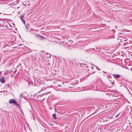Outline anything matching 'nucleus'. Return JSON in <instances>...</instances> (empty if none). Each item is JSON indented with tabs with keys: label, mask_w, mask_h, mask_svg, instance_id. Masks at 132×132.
Masks as SVG:
<instances>
[{
	"label": "nucleus",
	"mask_w": 132,
	"mask_h": 132,
	"mask_svg": "<svg viewBox=\"0 0 132 132\" xmlns=\"http://www.w3.org/2000/svg\"><path fill=\"white\" fill-rule=\"evenodd\" d=\"M1 72L0 71V73L1 74Z\"/></svg>",
	"instance_id": "obj_27"
},
{
	"label": "nucleus",
	"mask_w": 132,
	"mask_h": 132,
	"mask_svg": "<svg viewBox=\"0 0 132 132\" xmlns=\"http://www.w3.org/2000/svg\"><path fill=\"white\" fill-rule=\"evenodd\" d=\"M131 70L132 71V68H131Z\"/></svg>",
	"instance_id": "obj_26"
},
{
	"label": "nucleus",
	"mask_w": 132,
	"mask_h": 132,
	"mask_svg": "<svg viewBox=\"0 0 132 132\" xmlns=\"http://www.w3.org/2000/svg\"><path fill=\"white\" fill-rule=\"evenodd\" d=\"M121 39H120V42H122L123 41V40H121Z\"/></svg>",
	"instance_id": "obj_20"
},
{
	"label": "nucleus",
	"mask_w": 132,
	"mask_h": 132,
	"mask_svg": "<svg viewBox=\"0 0 132 132\" xmlns=\"http://www.w3.org/2000/svg\"><path fill=\"white\" fill-rule=\"evenodd\" d=\"M53 119L54 120H56L57 119V117L55 115V113L53 114L52 115Z\"/></svg>",
	"instance_id": "obj_4"
},
{
	"label": "nucleus",
	"mask_w": 132,
	"mask_h": 132,
	"mask_svg": "<svg viewBox=\"0 0 132 132\" xmlns=\"http://www.w3.org/2000/svg\"><path fill=\"white\" fill-rule=\"evenodd\" d=\"M43 89H43V88L42 89V90H41V91H42V90H43Z\"/></svg>",
	"instance_id": "obj_25"
},
{
	"label": "nucleus",
	"mask_w": 132,
	"mask_h": 132,
	"mask_svg": "<svg viewBox=\"0 0 132 132\" xmlns=\"http://www.w3.org/2000/svg\"><path fill=\"white\" fill-rule=\"evenodd\" d=\"M37 36H39V37H42V36H40V35H38Z\"/></svg>",
	"instance_id": "obj_19"
},
{
	"label": "nucleus",
	"mask_w": 132,
	"mask_h": 132,
	"mask_svg": "<svg viewBox=\"0 0 132 132\" xmlns=\"http://www.w3.org/2000/svg\"><path fill=\"white\" fill-rule=\"evenodd\" d=\"M96 48L97 50H101V48H100V47Z\"/></svg>",
	"instance_id": "obj_11"
},
{
	"label": "nucleus",
	"mask_w": 132,
	"mask_h": 132,
	"mask_svg": "<svg viewBox=\"0 0 132 132\" xmlns=\"http://www.w3.org/2000/svg\"><path fill=\"white\" fill-rule=\"evenodd\" d=\"M123 34L122 33H120V34H119V37H121L122 36H121V35H123Z\"/></svg>",
	"instance_id": "obj_14"
},
{
	"label": "nucleus",
	"mask_w": 132,
	"mask_h": 132,
	"mask_svg": "<svg viewBox=\"0 0 132 132\" xmlns=\"http://www.w3.org/2000/svg\"><path fill=\"white\" fill-rule=\"evenodd\" d=\"M16 102H17V101L14 98L10 99L9 100V103L10 104H13L14 105H15Z\"/></svg>",
	"instance_id": "obj_2"
},
{
	"label": "nucleus",
	"mask_w": 132,
	"mask_h": 132,
	"mask_svg": "<svg viewBox=\"0 0 132 132\" xmlns=\"http://www.w3.org/2000/svg\"><path fill=\"white\" fill-rule=\"evenodd\" d=\"M15 105H16V106L18 107V108H20L19 105V104L17 103L16 102V104Z\"/></svg>",
	"instance_id": "obj_9"
},
{
	"label": "nucleus",
	"mask_w": 132,
	"mask_h": 132,
	"mask_svg": "<svg viewBox=\"0 0 132 132\" xmlns=\"http://www.w3.org/2000/svg\"><path fill=\"white\" fill-rule=\"evenodd\" d=\"M113 76L115 78H120L121 77V76L119 75H113Z\"/></svg>",
	"instance_id": "obj_3"
},
{
	"label": "nucleus",
	"mask_w": 132,
	"mask_h": 132,
	"mask_svg": "<svg viewBox=\"0 0 132 132\" xmlns=\"http://www.w3.org/2000/svg\"><path fill=\"white\" fill-rule=\"evenodd\" d=\"M131 59H132V57L131 58Z\"/></svg>",
	"instance_id": "obj_29"
},
{
	"label": "nucleus",
	"mask_w": 132,
	"mask_h": 132,
	"mask_svg": "<svg viewBox=\"0 0 132 132\" xmlns=\"http://www.w3.org/2000/svg\"><path fill=\"white\" fill-rule=\"evenodd\" d=\"M20 19H21L22 21L23 22L24 24H25V22L24 21V20L23 19V18L20 17Z\"/></svg>",
	"instance_id": "obj_10"
},
{
	"label": "nucleus",
	"mask_w": 132,
	"mask_h": 132,
	"mask_svg": "<svg viewBox=\"0 0 132 132\" xmlns=\"http://www.w3.org/2000/svg\"><path fill=\"white\" fill-rule=\"evenodd\" d=\"M54 108H55V112H57V110H56V109L55 108V107H54Z\"/></svg>",
	"instance_id": "obj_17"
},
{
	"label": "nucleus",
	"mask_w": 132,
	"mask_h": 132,
	"mask_svg": "<svg viewBox=\"0 0 132 132\" xmlns=\"http://www.w3.org/2000/svg\"><path fill=\"white\" fill-rule=\"evenodd\" d=\"M0 20H1V19H0Z\"/></svg>",
	"instance_id": "obj_28"
},
{
	"label": "nucleus",
	"mask_w": 132,
	"mask_h": 132,
	"mask_svg": "<svg viewBox=\"0 0 132 132\" xmlns=\"http://www.w3.org/2000/svg\"><path fill=\"white\" fill-rule=\"evenodd\" d=\"M91 49L92 50H93V51H95V49L94 48H93Z\"/></svg>",
	"instance_id": "obj_16"
},
{
	"label": "nucleus",
	"mask_w": 132,
	"mask_h": 132,
	"mask_svg": "<svg viewBox=\"0 0 132 132\" xmlns=\"http://www.w3.org/2000/svg\"><path fill=\"white\" fill-rule=\"evenodd\" d=\"M50 93H51V92H48V93H47V94Z\"/></svg>",
	"instance_id": "obj_24"
},
{
	"label": "nucleus",
	"mask_w": 132,
	"mask_h": 132,
	"mask_svg": "<svg viewBox=\"0 0 132 132\" xmlns=\"http://www.w3.org/2000/svg\"><path fill=\"white\" fill-rule=\"evenodd\" d=\"M91 69H94V68L93 67H91Z\"/></svg>",
	"instance_id": "obj_22"
},
{
	"label": "nucleus",
	"mask_w": 132,
	"mask_h": 132,
	"mask_svg": "<svg viewBox=\"0 0 132 132\" xmlns=\"http://www.w3.org/2000/svg\"><path fill=\"white\" fill-rule=\"evenodd\" d=\"M26 49L28 51L30 50V48H27Z\"/></svg>",
	"instance_id": "obj_18"
},
{
	"label": "nucleus",
	"mask_w": 132,
	"mask_h": 132,
	"mask_svg": "<svg viewBox=\"0 0 132 132\" xmlns=\"http://www.w3.org/2000/svg\"><path fill=\"white\" fill-rule=\"evenodd\" d=\"M127 38H122V39H121V40H123V41H127Z\"/></svg>",
	"instance_id": "obj_8"
},
{
	"label": "nucleus",
	"mask_w": 132,
	"mask_h": 132,
	"mask_svg": "<svg viewBox=\"0 0 132 132\" xmlns=\"http://www.w3.org/2000/svg\"><path fill=\"white\" fill-rule=\"evenodd\" d=\"M92 65L93 66H94V67H96V69H97V70H100V69L99 68H98V67L97 66H96V65H93V64H92Z\"/></svg>",
	"instance_id": "obj_7"
},
{
	"label": "nucleus",
	"mask_w": 132,
	"mask_h": 132,
	"mask_svg": "<svg viewBox=\"0 0 132 132\" xmlns=\"http://www.w3.org/2000/svg\"><path fill=\"white\" fill-rule=\"evenodd\" d=\"M97 87H99V89H103L105 86V85L103 84V82L101 79H98L97 81Z\"/></svg>",
	"instance_id": "obj_1"
},
{
	"label": "nucleus",
	"mask_w": 132,
	"mask_h": 132,
	"mask_svg": "<svg viewBox=\"0 0 132 132\" xmlns=\"http://www.w3.org/2000/svg\"><path fill=\"white\" fill-rule=\"evenodd\" d=\"M20 16H21V17L23 18L24 16V15L23 14H21V15Z\"/></svg>",
	"instance_id": "obj_12"
},
{
	"label": "nucleus",
	"mask_w": 132,
	"mask_h": 132,
	"mask_svg": "<svg viewBox=\"0 0 132 132\" xmlns=\"http://www.w3.org/2000/svg\"><path fill=\"white\" fill-rule=\"evenodd\" d=\"M0 81L2 83H4L5 82V80L4 78H1L0 79Z\"/></svg>",
	"instance_id": "obj_5"
},
{
	"label": "nucleus",
	"mask_w": 132,
	"mask_h": 132,
	"mask_svg": "<svg viewBox=\"0 0 132 132\" xmlns=\"http://www.w3.org/2000/svg\"><path fill=\"white\" fill-rule=\"evenodd\" d=\"M119 114H120V113L117 114L116 116L115 117L116 118L117 117H118V116L119 115Z\"/></svg>",
	"instance_id": "obj_13"
},
{
	"label": "nucleus",
	"mask_w": 132,
	"mask_h": 132,
	"mask_svg": "<svg viewBox=\"0 0 132 132\" xmlns=\"http://www.w3.org/2000/svg\"><path fill=\"white\" fill-rule=\"evenodd\" d=\"M22 96V94H20V97H21Z\"/></svg>",
	"instance_id": "obj_15"
},
{
	"label": "nucleus",
	"mask_w": 132,
	"mask_h": 132,
	"mask_svg": "<svg viewBox=\"0 0 132 132\" xmlns=\"http://www.w3.org/2000/svg\"><path fill=\"white\" fill-rule=\"evenodd\" d=\"M85 65H86V66H85V67H86V68H87V67H88V66H87V65H85Z\"/></svg>",
	"instance_id": "obj_23"
},
{
	"label": "nucleus",
	"mask_w": 132,
	"mask_h": 132,
	"mask_svg": "<svg viewBox=\"0 0 132 132\" xmlns=\"http://www.w3.org/2000/svg\"><path fill=\"white\" fill-rule=\"evenodd\" d=\"M29 27H30V25L29 24H28V25H27L26 26V28L27 29L26 30L27 31H29V30L28 31V28H29Z\"/></svg>",
	"instance_id": "obj_6"
},
{
	"label": "nucleus",
	"mask_w": 132,
	"mask_h": 132,
	"mask_svg": "<svg viewBox=\"0 0 132 132\" xmlns=\"http://www.w3.org/2000/svg\"><path fill=\"white\" fill-rule=\"evenodd\" d=\"M113 32H115V30H113Z\"/></svg>",
	"instance_id": "obj_21"
}]
</instances>
